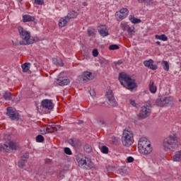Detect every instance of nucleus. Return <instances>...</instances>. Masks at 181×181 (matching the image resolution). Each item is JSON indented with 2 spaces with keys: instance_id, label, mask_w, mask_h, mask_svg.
<instances>
[{
  "instance_id": "nucleus-1",
  "label": "nucleus",
  "mask_w": 181,
  "mask_h": 181,
  "mask_svg": "<svg viewBox=\"0 0 181 181\" xmlns=\"http://www.w3.org/2000/svg\"><path fill=\"white\" fill-rule=\"evenodd\" d=\"M18 33L20 35V37L23 39L22 41L20 42H13V46H21L22 45H33L35 43L34 39H30V33L28 32L23 28L18 27Z\"/></svg>"
},
{
  "instance_id": "nucleus-2",
  "label": "nucleus",
  "mask_w": 181,
  "mask_h": 181,
  "mask_svg": "<svg viewBox=\"0 0 181 181\" xmlns=\"http://www.w3.org/2000/svg\"><path fill=\"white\" fill-rule=\"evenodd\" d=\"M178 147L179 144L177 141V136H176V134H171L164 139L163 148L166 152L169 151H173Z\"/></svg>"
},
{
  "instance_id": "nucleus-3",
  "label": "nucleus",
  "mask_w": 181,
  "mask_h": 181,
  "mask_svg": "<svg viewBox=\"0 0 181 181\" xmlns=\"http://www.w3.org/2000/svg\"><path fill=\"white\" fill-rule=\"evenodd\" d=\"M119 81L122 86H124V83H125L127 86V89L130 90V91H132L134 88H136V83H135V81L124 72L119 74Z\"/></svg>"
},
{
  "instance_id": "nucleus-4",
  "label": "nucleus",
  "mask_w": 181,
  "mask_h": 181,
  "mask_svg": "<svg viewBox=\"0 0 181 181\" xmlns=\"http://www.w3.org/2000/svg\"><path fill=\"white\" fill-rule=\"evenodd\" d=\"M134 142V133L131 128L127 127L124 130L122 136V143L124 146H131Z\"/></svg>"
},
{
  "instance_id": "nucleus-5",
  "label": "nucleus",
  "mask_w": 181,
  "mask_h": 181,
  "mask_svg": "<svg viewBox=\"0 0 181 181\" xmlns=\"http://www.w3.org/2000/svg\"><path fill=\"white\" fill-rule=\"evenodd\" d=\"M139 151L142 155H149L152 152V148L146 139L141 138L138 144Z\"/></svg>"
},
{
  "instance_id": "nucleus-6",
  "label": "nucleus",
  "mask_w": 181,
  "mask_h": 181,
  "mask_svg": "<svg viewBox=\"0 0 181 181\" xmlns=\"http://www.w3.org/2000/svg\"><path fill=\"white\" fill-rule=\"evenodd\" d=\"M172 104H173V98L166 95H159L158 98L156 100V105L157 107H168V105Z\"/></svg>"
},
{
  "instance_id": "nucleus-7",
  "label": "nucleus",
  "mask_w": 181,
  "mask_h": 181,
  "mask_svg": "<svg viewBox=\"0 0 181 181\" xmlns=\"http://www.w3.org/2000/svg\"><path fill=\"white\" fill-rule=\"evenodd\" d=\"M106 100H107V104L110 107H118V103L115 100L114 96V92L111 89H107L105 94Z\"/></svg>"
},
{
  "instance_id": "nucleus-8",
  "label": "nucleus",
  "mask_w": 181,
  "mask_h": 181,
  "mask_svg": "<svg viewBox=\"0 0 181 181\" xmlns=\"http://www.w3.org/2000/svg\"><path fill=\"white\" fill-rule=\"evenodd\" d=\"M151 110H152V105L150 103H146L145 105L141 107L139 113V118L144 119L151 115Z\"/></svg>"
},
{
  "instance_id": "nucleus-9",
  "label": "nucleus",
  "mask_w": 181,
  "mask_h": 181,
  "mask_svg": "<svg viewBox=\"0 0 181 181\" xmlns=\"http://www.w3.org/2000/svg\"><path fill=\"white\" fill-rule=\"evenodd\" d=\"M7 115L12 121H19V113L13 110V107H7Z\"/></svg>"
},
{
  "instance_id": "nucleus-10",
  "label": "nucleus",
  "mask_w": 181,
  "mask_h": 181,
  "mask_svg": "<svg viewBox=\"0 0 181 181\" xmlns=\"http://www.w3.org/2000/svg\"><path fill=\"white\" fill-rule=\"evenodd\" d=\"M11 151L16 149V144L13 143V141H9L8 144H5L4 146H0V152L2 151L7 153L11 152Z\"/></svg>"
},
{
  "instance_id": "nucleus-11",
  "label": "nucleus",
  "mask_w": 181,
  "mask_h": 181,
  "mask_svg": "<svg viewBox=\"0 0 181 181\" xmlns=\"http://www.w3.org/2000/svg\"><path fill=\"white\" fill-rule=\"evenodd\" d=\"M41 107L43 108H45V110H53L54 105H53V102H52V100L49 99H44L41 102Z\"/></svg>"
},
{
  "instance_id": "nucleus-12",
  "label": "nucleus",
  "mask_w": 181,
  "mask_h": 181,
  "mask_svg": "<svg viewBox=\"0 0 181 181\" xmlns=\"http://www.w3.org/2000/svg\"><path fill=\"white\" fill-rule=\"evenodd\" d=\"M98 33L103 36V37H105L110 35L108 32V29H107V25H101L98 27Z\"/></svg>"
},
{
  "instance_id": "nucleus-13",
  "label": "nucleus",
  "mask_w": 181,
  "mask_h": 181,
  "mask_svg": "<svg viewBox=\"0 0 181 181\" xmlns=\"http://www.w3.org/2000/svg\"><path fill=\"white\" fill-rule=\"evenodd\" d=\"M70 83V79L67 78V77L66 76H59L57 79V84H58V86H67V84Z\"/></svg>"
},
{
  "instance_id": "nucleus-14",
  "label": "nucleus",
  "mask_w": 181,
  "mask_h": 181,
  "mask_svg": "<svg viewBox=\"0 0 181 181\" xmlns=\"http://www.w3.org/2000/svg\"><path fill=\"white\" fill-rule=\"evenodd\" d=\"M144 64L146 67H148L151 70H158V66L153 65V60L149 59L148 61H144Z\"/></svg>"
},
{
  "instance_id": "nucleus-15",
  "label": "nucleus",
  "mask_w": 181,
  "mask_h": 181,
  "mask_svg": "<svg viewBox=\"0 0 181 181\" xmlns=\"http://www.w3.org/2000/svg\"><path fill=\"white\" fill-rule=\"evenodd\" d=\"M54 125H48L47 126V127L45 129H44L43 130H41V132L42 135H45L46 134H53V132H54Z\"/></svg>"
},
{
  "instance_id": "nucleus-16",
  "label": "nucleus",
  "mask_w": 181,
  "mask_h": 181,
  "mask_svg": "<svg viewBox=\"0 0 181 181\" xmlns=\"http://www.w3.org/2000/svg\"><path fill=\"white\" fill-rule=\"evenodd\" d=\"M83 81H90V80H94V76H93V73L90 71H86L83 74Z\"/></svg>"
},
{
  "instance_id": "nucleus-17",
  "label": "nucleus",
  "mask_w": 181,
  "mask_h": 181,
  "mask_svg": "<svg viewBox=\"0 0 181 181\" xmlns=\"http://www.w3.org/2000/svg\"><path fill=\"white\" fill-rule=\"evenodd\" d=\"M69 144L71 145L74 148H80L81 146V142L79 140H74L73 139H70L69 140Z\"/></svg>"
},
{
  "instance_id": "nucleus-18",
  "label": "nucleus",
  "mask_w": 181,
  "mask_h": 181,
  "mask_svg": "<svg viewBox=\"0 0 181 181\" xmlns=\"http://www.w3.org/2000/svg\"><path fill=\"white\" fill-rule=\"evenodd\" d=\"M70 20L69 17L65 16L64 18H62L59 21V28H64L68 22H69Z\"/></svg>"
},
{
  "instance_id": "nucleus-19",
  "label": "nucleus",
  "mask_w": 181,
  "mask_h": 181,
  "mask_svg": "<svg viewBox=\"0 0 181 181\" xmlns=\"http://www.w3.org/2000/svg\"><path fill=\"white\" fill-rule=\"evenodd\" d=\"M3 98L6 101V103H9V101H12V93L11 92L5 91L2 94Z\"/></svg>"
},
{
  "instance_id": "nucleus-20",
  "label": "nucleus",
  "mask_w": 181,
  "mask_h": 181,
  "mask_svg": "<svg viewBox=\"0 0 181 181\" xmlns=\"http://www.w3.org/2000/svg\"><path fill=\"white\" fill-rule=\"evenodd\" d=\"M52 62L54 64L59 67H63V66H64V64L63 63V60H62V59L59 57L53 58Z\"/></svg>"
},
{
  "instance_id": "nucleus-21",
  "label": "nucleus",
  "mask_w": 181,
  "mask_h": 181,
  "mask_svg": "<svg viewBox=\"0 0 181 181\" xmlns=\"http://www.w3.org/2000/svg\"><path fill=\"white\" fill-rule=\"evenodd\" d=\"M94 168V163L91 161V160L87 158V160L86 161L84 169L90 170L93 169Z\"/></svg>"
},
{
  "instance_id": "nucleus-22",
  "label": "nucleus",
  "mask_w": 181,
  "mask_h": 181,
  "mask_svg": "<svg viewBox=\"0 0 181 181\" xmlns=\"http://www.w3.org/2000/svg\"><path fill=\"white\" fill-rule=\"evenodd\" d=\"M23 21L24 23H26V22H35V17L34 16H29V15H25L23 16Z\"/></svg>"
},
{
  "instance_id": "nucleus-23",
  "label": "nucleus",
  "mask_w": 181,
  "mask_h": 181,
  "mask_svg": "<svg viewBox=\"0 0 181 181\" xmlns=\"http://www.w3.org/2000/svg\"><path fill=\"white\" fill-rule=\"evenodd\" d=\"M129 19L130 22H132V23H134V24L141 23V22H142V21H141V19L136 18H135V16H134L132 15L129 16Z\"/></svg>"
},
{
  "instance_id": "nucleus-24",
  "label": "nucleus",
  "mask_w": 181,
  "mask_h": 181,
  "mask_svg": "<svg viewBox=\"0 0 181 181\" xmlns=\"http://www.w3.org/2000/svg\"><path fill=\"white\" fill-rule=\"evenodd\" d=\"M173 159L174 162H180L181 160V151H177L173 156Z\"/></svg>"
},
{
  "instance_id": "nucleus-25",
  "label": "nucleus",
  "mask_w": 181,
  "mask_h": 181,
  "mask_svg": "<svg viewBox=\"0 0 181 181\" xmlns=\"http://www.w3.org/2000/svg\"><path fill=\"white\" fill-rule=\"evenodd\" d=\"M154 82L153 81H150V83H149V90L151 91V93H152L153 94H155V93H156V86H153Z\"/></svg>"
},
{
  "instance_id": "nucleus-26",
  "label": "nucleus",
  "mask_w": 181,
  "mask_h": 181,
  "mask_svg": "<svg viewBox=\"0 0 181 181\" xmlns=\"http://www.w3.org/2000/svg\"><path fill=\"white\" fill-rule=\"evenodd\" d=\"M30 64V63L26 62L21 66L23 73H28L29 71Z\"/></svg>"
},
{
  "instance_id": "nucleus-27",
  "label": "nucleus",
  "mask_w": 181,
  "mask_h": 181,
  "mask_svg": "<svg viewBox=\"0 0 181 181\" xmlns=\"http://www.w3.org/2000/svg\"><path fill=\"white\" fill-rule=\"evenodd\" d=\"M77 160H78V166L84 169V166H86V162L87 160L84 158H78Z\"/></svg>"
},
{
  "instance_id": "nucleus-28",
  "label": "nucleus",
  "mask_w": 181,
  "mask_h": 181,
  "mask_svg": "<svg viewBox=\"0 0 181 181\" xmlns=\"http://www.w3.org/2000/svg\"><path fill=\"white\" fill-rule=\"evenodd\" d=\"M77 15H78V13H77V12L72 11L68 13L66 17L69 18V19L70 21L71 19H73L74 18H76Z\"/></svg>"
},
{
  "instance_id": "nucleus-29",
  "label": "nucleus",
  "mask_w": 181,
  "mask_h": 181,
  "mask_svg": "<svg viewBox=\"0 0 181 181\" xmlns=\"http://www.w3.org/2000/svg\"><path fill=\"white\" fill-rule=\"evenodd\" d=\"M116 18L117 19V21H122V19H125V18H127V16H125L123 13H121V12H116Z\"/></svg>"
},
{
  "instance_id": "nucleus-30",
  "label": "nucleus",
  "mask_w": 181,
  "mask_h": 181,
  "mask_svg": "<svg viewBox=\"0 0 181 181\" xmlns=\"http://www.w3.org/2000/svg\"><path fill=\"white\" fill-rule=\"evenodd\" d=\"M155 38L158 39L159 40H163V42H166V40H168V37L166 35H165V34H163L160 35H156Z\"/></svg>"
},
{
  "instance_id": "nucleus-31",
  "label": "nucleus",
  "mask_w": 181,
  "mask_h": 181,
  "mask_svg": "<svg viewBox=\"0 0 181 181\" xmlns=\"http://www.w3.org/2000/svg\"><path fill=\"white\" fill-rule=\"evenodd\" d=\"M83 149L86 153H91L93 152V148L90 144H86L83 146Z\"/></svg>"
},
{
  "instance_id": "nucleus-32",
  "label": "nucleus",
  "mask_w": 181,
  "mask_h": 181,
  "mask_svg": "<svg viewBox=\"0 0 181 181\" xmlns=\"http://www.w3.org/2000/svg\"><path fill=\"white\" fill-rule=\"evenodd\" d=\"M161 65L165 71H169V62L168 61H163Z\"/></svg>"
},
{
  "instance_id": "nucleus-33",
  "label": "nucleus",
  "mask_w": 181,
  "mask_h": 181,
  "mask_svg": "<svg viewBox=\"0 0 181 181\" xmlns=\"http://www.w3.org/2000/svg\"><path fill=\"white\" fill-rule=\"evenodd\" d=\"M129 35H130V37H132L133 35H135V28H131L128 27V28L126 30Z\"/></svg>"
},
{
  "instance_id": "nucleus-34",
  "label": "nucleus",
  "mask_w": 181,
  "mask_h": 181,
  "mask_svg": "<svg viewBox=\"0 0 181 181\" xmlns=\"http://www.w3.org/2000/svg\"><path fill=\"white\" fill-rule=\"evenodd\" d=\"M120 13H122L125 16H128V13H129V11L127 8H123L119 10Z\"/></svg>"
},
{
  "instance_id": "nucleus-35",
  "label": "nucleus",
  "mask_w": 181,
  "mask_h": 181,
  "mask_svg": "<svg viewBox=\"0 0 181 181\" xmlns=\"http://www.w3.org/2000/svg\"><path fill=\"white\" fill-rule=\"evenodd\" d=\"M100 64H105L106 66L110 64V62L108 60L104 59V58H100L98 60Z\"/></svg>"
},
{
  "instance_id": "nucleus-36",
  "label": "nucleus",
  "mask_w": 181,
  "mask_h": 181,
  "mask_svg": "<svg viewBox=\"0 0 181 181\" xmlns=\"http://www.w3.org/2000/svg\"><path fill=\"white\" fill-rule=\"evenodd\" d=\"M26 163V161L21 159L19 161H18V168H21V169H23V168L25 167V164Z\"/></svg>"
},
{
  "instance_id": "nucleus-37",
  "label": "nucleus",
  "mask_w": 181,
  "mask_h": 181,
  "mask_svg": "<svg viewBox=\"0 0 181 181\" xmlns=\"http://www.w3.org/2000/svg\"><path fill=\"white\" fill-rule=\"evenodd\" d=\"M119 173L124 176V175H128V170L125 168L119 169Z\"/></svg>"
},
{
  "instance_id": "nucleus-38",
  "label": "nucleus",
  "mask_w": 181,
  "mask_h": 181,
  "mask_svg": "<svg viewBox=\"0 0 181 181\" xmlns=\"http://www.w3.org/2000/svg\"><path fill=\"white\" fill-rule=\"evenodd\" d=\"M120 26L122 29V30L125 31L128 29V28L129 27V25H128V24L127 23H121Z\"/></svg>"
},
{
  "instance_id": "nucleus-39",
  "label": "nucleus",
  "mask_w": 181,
  "mask_h": 181,
  "mask_svg": "<svg viewBox=\"0 0 181 181\" xmlns=\"http://www.w3.org/2000/svg\"><path fill=\"white\" fill-rule=\"evenodd\" d=\"M29 159V153H25L24 155L22 156L21 160H24V162H28Z\"/></svg>"
},
{
  "instance_id": "nucleus-40",
  "label": "nucleus",
  "mask_w": 181,
  "mask_h": 181,
  "mask_svg": "<svg viewBox=\"0 0 181 181\" xmlns=\"http://www.w3.org/2000/svg\"><path fill=\"white\" fill-rule=\"evenodd\" d=\"M118 49H119V46H118V45H112L109 46L110 50H118Z\"/></svg>"
},
{
  "instance_id": "nucleus-41",
  "label": "nucleus",
  "mask_w": 181,
  "mask_h": 181,
  "mask_svg": "<svg viewBox=\"0 0 181 181\" xmlns=\"http://www.w3.org/2000/svg\"><path fill=\"white\" fill-rule=\"evenodd\" d=\"M43 141H45V137H43V136L40 134V135L36 136V141L37 142H43Z\"/></svg>"
},
{
  "instance_id": "nucleus-42",
  "label": "nucleus",
  "mask_w": 181,
  "mask_h": 181,
  "mask_svg": "<svg viewBox=\"0 0 181 181\" xmlns=\"http://www.w3.org/2000/svg\"><path fill=\"white\" fill-rule=\"evenodd\" d=\"M106 168H107L108 173H111L114 172V170H115V167H114L112 165H108Z\"/></svg>"
},
{
  "instance_id": "nucleus-43",
  "label": "nucleus",
  "mask_w": 181,
  "mask_h": 181,
  "mask_svg": "<svg viewBox=\"0 0 181 181\" xmlns=\"http://www.w3.org/2000/svg\"><path fill=\"white\" fill-rule=\"evenodd\" d=\"M108 147H107L106 146H103L102 148H101V152L102 153H108Z\"/></svg>"
},
{
  "instance_id": "nucleus-44",
  "label": "nucleus",
  "mask_w": 181,
  "mask_h": 181,
  "mask_svg": "<svg viewBox=\"0 0 181 181\" xmlns=\"http://www.w3.org/2000/svg\"><path fill=\"white\" fill-rule=\"evenodd\" d=\"M30 66L33 70H37V67H39V63L35 62V63L30 64Z\"/></svg>"
},
{
  "instance_id": "nucleus-45",
  "label": "nucleus",
  "mask_w": 181,
  "mask_h": 181,
  "mask_svg": "<svg viewBox=\"0 0 181 181\" xmlns=\"http://www.w3.org/2000/svg\"><path fill=\"white\" fill-rule=\"evenodd\" d=\"M64 152L66 155H72L71 150L69 147L64 148Z\"/></svg>"
},
{
  "instance_id": "nucleus-46",
  "label": "nucleus",
  "mask_w": 181,
  "mask_h": 181,
  "mask_svg": "<svg viewBox=\"0 0 181 181\" xmlns=\"http://www.w3.org/2000/svg\"><path fill=\"white\" fill-rule=\"evenodd\" d=\"M11 101L13 103H16V104H18V103H19V101H21V98H18L17 96H16L15 98H13Z\"/></svg>"
},
{
  "instance_id": "nucleus-47",
  "label": "nucleus",
  "mask_w": 181,
  "mask_h": 181,
  "mask_svg": "<svg viewBox=\"0 0 181 181\" xmlns=\"http://www.w3.org/2000/svg\"><path fill=\"white\" fill-rule=\"evenodd\" d=\"M34 2L36 5H43V4H45L43 0H34Z\"/></svg>"
},
{
  "instance_id": "nucleus-48",
  "label": "nucleus",
  "mask_w": 181,
  "mask_h": 181,
  "mask_svg": "<svg viewBox=\"0 0 181 181\" xmlns=\"http://www.w3.org/2000/svg\"><path fill=\"white\" fill-rule=\"evenodd\" d=\"M93 57H97L98 56V49H95L92 52Z\"/></svg>"
},
{
  "instance_id": "nucleus-49",
  "label": "nucleus",
  "mask_w": 181,
  "mask_h": 181,
  "mask_svg": "<svg viewBox=\"0 0 181 181\" xmlns=\"http://www.w3.org/2000/svg\"><path fill=\"white\" fill-rule=\"evenodd\" d=\"M89 94L91 95V97H95V90H94V89H90L89 90Z\"/></svg>"
},
{
  "instance_id": "nucleus-50",
  "label": "nucleus",
  "mask_w": 181,
  "mask_h": 181,
  "mask_svg": "<svg viewBox=\"0 0 181 181\" xmlns=\"http://www.w3.org/2000/svg\"><path fill=\"white\" fill-rule=\"evenodd\" d=\"M54 131H59V129H62V127L59 124H54Z\"/></svg>"
},
{
  "instance_id": "nucleus-51",
  "label": "nucleus",
  "mask_w": 181,
  "mask_h": 181,
  "mask_svg": "<svg viewBox=\"0 0 181 181\" xmlns=\"http://www.w3.org/2000/svg\"><path fill=\"white\" fill-rule=\"evenodd\" d=\"M99 124H101L103 127H105L107 125V123L105 122V120L101 119L98 122Z\"/></svg>"
},
{
  "instance_id": "nucleus-52",
  "label": "nucleus",
  "mask_w": 181,
  "mask_h": 181,
  "mask_svg": "<svg viewBox=\"0 0 181 181\" xmlns=\"http://www.w3.org/2000/svg\"><path fill=\"white\" fill-rule=\"evenodd\" d=\"M132 162H134V158H132V157H131V156L128 157V158H127V163H132Z\"/></svg>"
},
{
  "instance_id": "nucleus-53",
  "label": "nucleus",
  "mask_w": 181,
  "mask_h": 181,
  "mask_svg": "<svg viewBox=\"0 0 181 181\" xmlns=\"http://www.w3.org/2000/svg\"><path fill=\"white\" fill-rule=\"evenodd\" d=\"M88 36H91L92 35H95L93 31L88 30Z\"/></svg>"
},
{
  "instance_id": "nucleus-54",
  "label": "nucleus",
  "mask_w": 181,
  "mask_h": 181,
  "mask_svg": "<svg viewBox=\"0 0 181 181\" xmlns=\"http://www.w3.org/2000/svg\"><path fill=\"white\" fill-rule=\"evenodd\" d=\"M130 104H131L133 107H136V103H135V100H130Z\"/></svg>"
},
{
  "instance_id": "nucleus-55",
  "label": "nucleus",
  "mask_w": 181,
  "mask_h": 181,
  "mask_svg": "<svg viewBox=\"0 0 181 181\" xmlns=\"http://www.w3.org/2000/svg\"><path fill=\"white\" fill-rule=\"evenodd\" d=\"M138 1V2H139V4H146V0H137Z\"/></svg>"
},
{
  "instance_id": "nucleus-56",
  "label": "nucleus",
  "mask_w": 181,
  "mask_h": 181,
  "mask_svg": "<svg viewBox=\"0 0 181 181\" xmlns=\"http://www.w3.org/2000/svg\"><path fill=\"white\" fill-rule=\"evenodd\" d=\"M45 163H52V160H50V159H46V160H45Z\"/></svg>"
},
{
  "instance_id": "nucleus-57",
  "label": "nucleus",
  "mask_w": 181,
  "mask_h": 181,
  "mask_svg": "<svg viewBox=\"0 0 181 181\" xmlns=\"http://www.w3.org/2000/svg\"><path fill=\"white\" fill-rule=\"evenodd\" d=\"M146 5H151L152 4V2L151 1H146L145 3Z\"/></svg>"
},
{
  "instance_id": "nucleus-58",
  "label": "nucleus",
  "mask_w": 181,
  "mask_h": 181,
  "mask_svg": "<svg viewBox=\"0 0 181 181\" xmlns=\"http://www.w3.org/2000/svg\"><path fill=\"white\" fill-rule=\"evenodd\" d=\"M115 64H122V61H118L115 63Z\"/></svg>"
},
{
  "instance_id": "nucleus-59",
  "label": "nucleus",
  "mask_w": 181,
  "mask_h": 181,
  "mask_svg": "<svg viewBox=\"0 0 181 181\" xmlns=\"http://www.w3.org/2000/svg\"><path fill=\"white\" fill-rule=\"evenodd\" d=\"M156 43V45H158V46H160V42L157 41Z\"/></svg>"
},
{
  "instance_id": "nucleus-60",
  "label": "nucleus",
  "mask_w": 181,
  "mask_h": 181,
  "mask_svg": "<svg viewBox=\"0 0 181 181\" xmlns=\"http://www.w3.org/2000/svg\"><path fill=\"white\" fill-rule=\"evenodd\" d=\"M179 101H181V100H179Z\"/></svg>"
}]
</instances>
